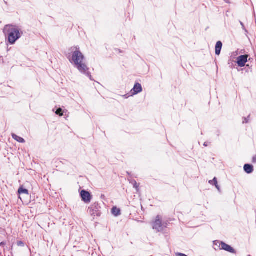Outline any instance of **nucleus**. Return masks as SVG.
Here are the masks:
<instances>
[{
	"label": "nucleus",
	"instance_id": "f3484780",
	"mask_svg": "<svg viewBox=\"0 0 256 256\" xmlns=\"http://www.w3.org/2000/svg\"><path fill=\"white\" fill-rule=\"evenodd\" d=\"M248 122V118H243V124H246Z\"/></svg>",
	"mask_w": 256,
	"mask_h": 256
},
{
	"label": "nucleus",
	"instance_id": "f03ea898",
	"mask_svg": "<svg viewBox=\"0 0 256 256\" xmlns=\"http://www.w3.org/2000/svg\"><path fill=\"white\" fill-rule=\"evenodd\" d=\"M4 34L10 44H14L22 34L20 32L18 26L12 24L5 26L3 30Z\"/></svg>",
	"mask_w": 256,
	"mask_h": 256
},
{
	"label": "nucleus",
	"instance_id": "5701e85b",
	"mask_svg": "<svg viewBox=\"0 0 256 256\" xmlns=\"http://www.w3.org/2000/svg\"><path fill=\"white\" fill-rule=\"evenodd\" d=\"M250 256V255H249V256Z\"/></svg>",
	"mask_w": 256,
	"mask_h": 256
},
{
	"label": "nucleus",
	"instance_id": "6ab92c4d",
	"mask_svg": "<svg viewBox=\"0 0 256 256\" xmlns=\"http://www.w3.org/2000/svg\"><path fill=\"white\" fill-rule=\"evenodd\" d=\"M216 188H217V190L219 191V192H220V186L218 185V182L216 183V184H214Z\"/></svg>",
	"mask_w": 256,
	"mask_h": 256
},
{
	"label": "nucleus",
	"instance_id": "1a4fd4ad",
	"mask_svg": "<svg viewBox=\"0 0 256 256\" xmlns=\"http://www.w3.org/2000/svg\"><path fill=\"white\" fill-rule=\"evenodd\" d=\"M244 170L247 174H251L254 171V167L252 165L250 164H246L244 167Z\"/></svg>",
	"mask_w": 256,
	"mask_h": 256
},
{
	"label": "nucleus",
	"instance_id": "4468645a",
	"mask_svg": "<svg viewBox=\"0 0 256 256\" xmlns=\"http://www.w3.org/2000/svg\"><path fill=\"white\" fill-rule=\"evenodd\" d=\"M130 182L134 186V188L136 190L138 191L139 184L136 182V181L133 180H132Z\"/></svg>",
	"mask_w": 256,
	"mask_h": 256
},
{
	"label": "nucleus",
	"instance_id": "ddd939ff",
	"mask_svg": "<svg viewBox=\"0 0 256 256\" xmlns=\"http://www.w3.org/2000/svg\"><path fill=\"white\" fill-rule=\"evenodd\" d=\"M18 192L20 194H28V190L23 188L22 186L20 187L18 190Z\"/></svg>",
	"mask_w": 256,
	"mask_h": 256
},
{
	"label": "nucleus",
	"instance_id": "4be33fe9",
	"mask_svg": "<svg viewBox=\"0 0 256 256\" xmlns=\"http://www.w3.org/2000/svg\"><path fill=\"white\" fill-rule=\"evenodd\" d=\"M240 24L242 26V27H244V24L242 22H240Z\"/></svg>",
	"mask_w": 256,
	"mask_h": 256
},
{
	"label": "nucleus",
	"instance_id": "39448f33",
	"mask_svg": "<svg viewBox=\"0 0 256 256\" xmlns=\"http://www.w3.org/2000/svg\"><path fill=\"white\" fill-rule=\"evenodd\" d=\"M100 208L98 204H94L92 205L89 208V213L93 216L94 218L96 216H100L101 214L100 211L99 210Z\"/></svg>",
	"mask_w": 256,
	"mask_h": 256
},
{
	"label": "nucleus",
	"instance_id": "423d86ee",
	"mask_svg": "<svg viewBox=\"0 0 256 256\" xmlns=\"http://www.w3.org/2000/svg\"><path fill=\"white\" fill-rule=\"evenodd\" d=\"M80 196L82 198V200L86 204L90 203L92 198V196H91L90 194L85 190H82L81 191Z\"/></svg>",
	"mask_w": 256,
	"mask_h": 256
},
{
	"label": "nucleus",
	"instance_id": "f257e3e1",
	"mask_svg": "<svg viewBox=\"0 0 256 256\" xmlns=\"http://www.w3.org/2000/svg\"><path fill=\"white\" fill-rule=\"evenodd\" d=\"M70 50L72 52V57L68 58L70 62L80 72L86 75L90 80H92V76L88 72L89 68L84 62V58L80 52V48L74 46L72 47Z\"/></svg>",
	"mask_w": 256,
	"mask_h": 256
},
{
	"label": "nucleus",
	"instance_id": "f8f14e48",
	"mask_svg": "<svg viewBox=\"0 0 256 256\" xmlns=\"http://www.w3.org/2000/svg\"><path fill=\"white\" fill-rule=\"evenodd\" d=\"M120 210L119 208H118L116 207H114L112 209V214L114 215L115 216H118L120 214Z\"/></svg>",
	"mask_w": 256,
	"mask_h": 256
},
{
	"label": "nucleus",
	"instance_id": "7ed1b4c3",
	"mask_svg": "<svg viewBox=\"0 0 256 256\" xmlns=\"http://www.w3.org/2000/svg\"><path fill=\"white\" fill-rule=\"evenodd\" d=\"M167 225L166 222H162L160 216H157L155 221L152 224V228L158 232H162L167 226Z\"/></svg>",
	"mask_w": 256,
	"mask_h": 256
},
{
	"label": "nucleus",
	"instance_id": "9b49d317",
	"mask_svg": "<svg viewBox=\"0 0 256 256\" xmlns=\"http://www.w3.org/2000/svg\"><path fill=\"white\" fill-rule=\"evenodd\" d=\"M12 138L16 140L17 142H20V143L25 142V140L23 138L16 135V134H12Z\"/></svg>",
	"mask_w": 256,
	"mask_h": 256
},
{
	"label": "nucleus",
	"instance_id": "a211bd4d",
	"mask_svg": "<svg viewBox=\"0 0 256 256\" xmlns=\"http://www.w3.org/2000/svg\"><path fill=\"white\" fill-rule=\"evenodd\" d=\"M252 162L253 163H256V154L253 156L252 159Z\"/></svg>",
	"mask_w": 256,
	"mask_h": 256
},
{
	"label": "nucleus",
	"instance_id": "dca6fc26",
	"mask_svg": "<svg viewBox=\"0 0 256 256\" xmlns=\"http://www.w3.org/2000/svg\"><path fill=\"white\" fill-rule=\"evenodd\" d=\"M208 182L212 185H214L218 182V180L216 178H214L212 180H209Z\"/></svg>",
	"mask_w": 256,
	"mask_h": 256
},
{
	"label": "nucleus",
	"instance_id": "aec40b11",
	"mask_svg": "<svg viewBox=\"0 0 256 256\" xmlns=\"http://www.w3.org/2000/svg\"><path fill=\"white\" fill-rule=\"evenodd\" d=\"M208 144H210L209 142H205L204 144V146H208Z\"/></svg>",
	"mask_w": 256,
	"mask_h": 256
},
{
	"label": "nucleus",
	"instance_id": "0eeeda50",
	"mask_svg": "<svg viewBox=\"0 0 256 256\" xmlns=\"http://www.w3.org/2000/svg\"><path fill=\"white\" fill-rule=\"evenodd\" d=\"M248 56L247 55H243L239 56L238 58L237 63L239 66L243 67L245 66L246 63L248 61Z\"/></svg>",
	"mask_w": 256,
	"mask_h": 256
},
{
	"label": "nucleus",
	"instance_id": "2eb2a0df",
	"mask_svg": "<svg viewBox=\"0 0 256 256\" xmlns=\"http://www.w3.org/2000/svg\"><path fill=\"white\" fill-rule=\"evenodd\" d=\"M56 114L57 115H58L60 116H63L64 111L61 108H58L57 109V110L56 112Z\"/></svg>",
	"mask_w": 256,
	"mask_h": 256
},
{
	"label": "nucleus",
	"instance_id": "412c9836",
	"mask_svg": "<svg viewBox=\"0 0 256 256\" xmlns=\"http://www.w3.org/2000/svg\"><path fill=\"white\" fill-rule=\"evenodd\" d=\"M5 244V243L4 242H2L0 244V246H2L4 245Z\"/></svg>",
	"mask_w": 256,
	"mask_h": 256
},
{
	"label": "nucleus",
	"instance_id": "20e7f679",
	"mask_svg": "<svg viewBox=\"0 0 256 256\" xmlns=\"http://www.w3.org/2000/svg\"><path fill=\"white\" fill-rule=\"evenodd\" d=\"M214 242V244L216 245L218 244H219V246L220 247V250H224L232 254H236V251L234 248H232L231 246L228 245V244H226L224 242L216 240Z\"/></svg>",
	"mask_w": 256,
	"mask_h": 256
},
{
	"label": "nucleus",
	"instance_id": "6e6552de",
	"mask_svg": "<svg viewBox=\"0 0 256 256\" xmlns=\"http://www.w3.org/2000/svg\"><path fill=\"white\" fill-rule=\"evenodd\" d=\"M142 90V88L141 84L139 83H136L131 92L132 95H134L140 92Z\"/></svg>",
	"mask_w": 256,
	"mask_h": 256
},
{
	"label": "nucleus",
	"instance_id": "9d476101",
	"mask_svg": "<svg viewBox=\"0 0 256 256\" xmlns=\"http://www.w3.org/2000/svg\"><path fill=\"white\" fill-rule=\"evenodd\" d=\"M222 46V44L220 41H218L216 42V55H219L220 54Z\"/></svg>",
	"mask_w": 256,
	"mask_h": 256
}]
</instances>
